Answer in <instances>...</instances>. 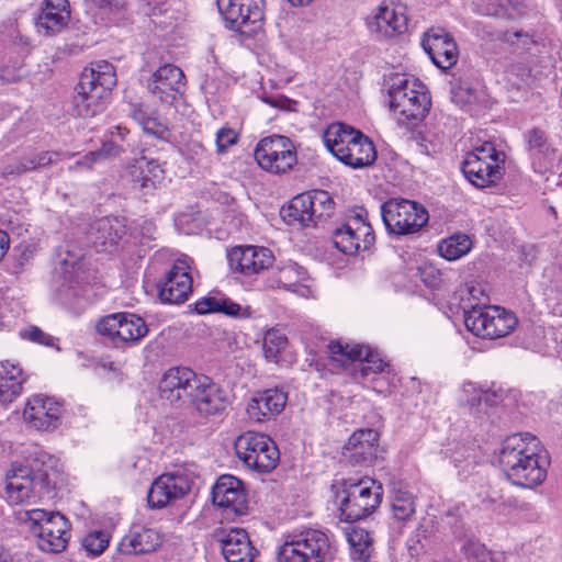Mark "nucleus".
<instances>
[{
  "mask_svg": "<svg viewBox=\"0 0 562 562\" xmlns=\"http://www.w3.org/2000/svg\"><path fill=\"white\" fill-rule=\"evenodd\" d=\"M327 149L341 162L360 169L369 167L376 160L373 142L362 132L344 123H334L324 133Z\"/></svg>",
  "mask_w": 562,
  "mask_h": 562,
  "instance_id": "obj_2",
  "label": "nucleus"
},
{
  "mask_svg": "<svg viewBox=\"0 0 562 562\" xmlns=\"http://www.w3.org/2000/svg\"><path fill=\"white\" fill-rule=\"evenodd\" d=\"M261 100L276 108V109H280V110H289L291 108V103L292 101L286 98L285 95H282V94H268V93H263L261 95Z\"/></svg>",
  "mask_w": 562,
  "mask_h": 562,
  "instance_id": "obj_61",
  "label": "nucleus"
},
{
  "mask_svg": "<svg viewBox=\"0 0 562 562\" xmlns=\"http://www.w3.org/2000/svg\"><path fill=\"white\" fill-rule=\"evenodd\" d=\"M307 195L310 196V212L312 214L314 224H316L317 221L330 216L334 211L335 203L327 191L314 190L307 192Z\"/></svg>",
  "mask_w": 562,
  "mask_h": 562,
  "instance_id": "obj_42",
  "label": "nucleus"
},
{
  "mask_svg": "<svg viewBox=\"0 0 562 562\" xmlns=\"http://www.w3.org/2000/svg\"><path fill=\"white\" fill-rule=\"evenodd\" d=\"M199 415L209 417L222 414L229 404L227 392L207 375H200L188 400Z\"/></svg>",
  "mask_w": 562,
  "mask_h": 562,
  "instance_id": "obj_19",
  "label": "nucleus"
},
{
  "mask_svg": "<svg viewBox=\"0 0 562 562\" xmlns=\"http://www.w3.org/2000/svg\"><path fill=\"white\" fill-rule=\"evenodd\" d=\"M146 167V157H140L138 159H135V161L127 168V176L131 179L133 188L142 190L145 193L151 190V183H149V178H144Z\"/></svg>",
  "mask_w": 562,
  "mask_h": 562,
  "instance_id": "obj_48",
  "label": "nucleus"
},
{
  "mask_svg": "<svg viewBox=\"0 0 562 562\" xmlns=\"http://www.w3.org/2000/svg\"><path fill=\"white\" fill-rule=\"evenodd\" d=\"M194 307L200 315L222 313L237 319L251 318L254 314L249 305H240L223 294L204 296L195 302Z\"/></svg>",
  "mask_w": 562,
  "mask_h": 562,
  "instance_id": "obj_33",
  "label": "nucleus"
},
{
  "mask_svg": "<svg viewBox=\"0 0 562 562\" xmlns=\"http://www.w3.org/2000/svg\"><path fill=\"white\" fill-rule=\"evenodd\" d=\"M54 485L45 471H32L29 467L12 463L7 472L4 495L9 504H35L52 497Z\"/></svg>",
  "mask_w": 562,
  "mask_h": 562,
  "instance_id": "obj_6",
  "label": "nucleus"
},
{
  "mask_svg": "<svg viewBox=\"0 0 562 562\" xmlns=\"http://www.w3.org/2000/svg\"><path fill=\"white\" fill-rule=\"evenodd\" d=\"M525 139L528 145V150L531 153V155L544 154L549 149L547 135L542 130L538 127L529 130L525 134Z\"/></svg>",
  "mask_w": 562,
  "mask_h": 562,
  "instance_id": "obj_50",
  "label": "nucleus"
},
{
  "mask_svg": "<svg viewBox=\"0 0 562 562\" xmlns=\"http://www.w3.org/2000/svg\"><path fill=\"white\" fill-rule=\"evenodd\" d=\"M381 216L386 231L396 236L417 233L429 218L422 204L406 199L385 201L381 205Z\"/></svg>",
  "mask_w": 562,
  "mask_h": 562,
  "instance_id": "obj_10",
  "label": "nucleus"
},
{
  "mask_svg": "<svg viewBox=\"0 0 562 562\" xmlns=\"http://www.w3.org/2000/svg\"><path fill=\"white\" fill-rule=\"evenodd\" d=\"M238 142V134L231 127H222L216 133V151L224 154L226 150Z\"/></svg>",
  "mask_w": 562,
  "mask_h": 562,
  "instance_id": "obj_54",
  "label": "nucleus"
},
{
  "mask_svg": "<svg viewBox=\"0 0 562 562\" xmlns=\"http://www.w3.org/2000/svg\"><path fill=\"white\" fill-rule=\"evenodd\" d=\"M38 548L44 552L58 553L66 549L69 540L68 520L64 515L43 509L25 512Z\"/></svg>",
  "mask_w": 562,
  "mask_h": 562,
  "instance_id": "obj_9",
  "label": "nucleus"
},
{
  "mask_svg": "<svg viewBox=\"0 0 562 562\" xmlns=\"http://www.w3.org/2000/svg\"><path fill=\"white\" fill-rule=\"evenodd\" d=\"M22 337L30 341L37 342L44 346H54L55 341V339L52 336L45 334L42 329L35 326L23 331Z\"/></svg>",
  "mask_w": 562,
  "mask_h": 562,
  "instance_id": "obj_58",
  "label": "nucleus"
},
{
  "mask_svg": "<svg viewBox=\"0 0 562 562\" xmlns=\"http://www.w3.org/2000/svg\"><path fill=\"white\" fill-rule=\"evenodd\" d=\"M484 396H482V407L485 409V414H487L488 408L497 406L503 401V395L499 392L483 390Z\"/></svg>",
  "mask_w": 562,
  "mask_h": 562,
  "instance_id": "obj_64",
  "label": "nucleus"
},
{
  "mask_svg": "<svg viewBox=\"0 0 562 562\" xmlns=\"http://www.w3.org/2000/svg\"><path fill=\"white\" fill-rule=\"evenodd\" d=\"M389 98L398 122L412 126L426 117L431 104L424 85L406 75L396 74L390 78Z\"/></svg>",
  "mask_w": 562,
  "mask_h": 562,
  "instance_id": "obj_4",
  "label": "nucleus"
},
{
  "mask_svg": "<svg viewBox=\"0 0 562 562\" xmlns=\"http://www.w3.org/2000/svg\"><path fill=\"white\" fill-rule=\"evenodd\" d=\"M146 165L145 168L147 172V178H149V183H151V190L155 188V183L157 181H160L162 178V169L160 168V165L155 159H147L146 158Z\"/></svg>",
  "mask_w": 562,
  "mask_h": 562,
  "instance_id": "obj_62",
  "label": "nucleus"
},
{
  "mask_svg": "<svg viewBox=\"0 0 562 562\" xmlns=\"http://www.w3.org/2000/svg\"><path fill=\"white\" fill-rule=\"evenodd\" d=\"M26 378L18 364L9 361L0 362V402L12 403L22 392Z\"/></svg>",
  "mask_w": 562,
  "mask_h": 562,
  "instance_id": "obj_37",
  "label": "nucleus"
},
{
  "mask_svg": "<svg viewBox=\"0 0 562 562\" xmlns=\"http://www.w3.org/2000/svg\"><path fill=\"white\" fill-rule=\"evenodd\" d=\"M88 240L98 251H110L127 236L126 218L105 216L89 226Z\"/></svg>",
  "mask_w": 562,
  "mask_h": 562,
  "instance_id": "obj_25",
  "label": "nucleus"
},
{
  "mask_svg": "<svg viewBox=\"0 0 562 562\" xmlns=\"http://www.w3.org/2000/svg\"><path fill=\"white\" fill-rule=\"evenodd\" d=\"M53 151H41L22 158H8L0 166V175L2 177L20 176L53 164V157L56 156Z\"/></svg>",
  "mask_w": 562,
  "mask_h": 562,
  "instance_id": "obj_36",
  "label": "nucleus"
},
{
  "mask_svg": "<svg viewBox=\"0 0 562 562\" xmlns=\"http://www.w3.org/2000/svg\"><path fill=\"white\" fill-rule=\"evenodd\" d=\"M97 330L113 342H135L146 336L148 328L138 315L115 313L100 319Z\"/></svg>",
  "mask_w": 562,
  "mask_h": 562,
  "instance_id": "obj_16",
  "label": "nucleus"
},
{
  "mask_svg": "<svg viewBox=\"0 0 562 562\" xmlns=\"http://www.w3.org/2000/svg\"><path fill=\"white\" fill-rule=\"evenodd\" d=\"M310 196L307 192L294 196L288 206L281 209V216L288 224H299L301 226L314 225L310 212Z\"/></svg>",
  "mask_w": 562,
  "mask_h": 562,
  "instance_id": "obj_39",
  "label": "nucleus"
},
{
  "mask_svg": "<svg viewBox=\"0 0 562 562\" xmlns=\"http://www.w3.org/2000/svg\"><path fill=\"white\" fill-rule=\"evenodd\" d=\"M462 450H464V452L458 450L452 454L451 458L456 468H461L462 471H465L476 464V458L475 454L469 452L468 449L462 448Z\"/></svg>",
  "mask_w": 562,
  "mask_h": 562,
  "instance_id": "obj_59",
  "label": "nucleus"
},
{
  "mask_svg": "<svg viewBox=\"0 0 562 562\" xmlns=\"http://www.w3.org/2000/svg\"><path fill=\"white\" fill-rule=\"evenodd\" d=\"M482 396H484L483 390L474 383L463 384L461 402L469 408L470 414L476 417L485 414V409L482 407Z\"/></svg>",
  "mask_w": 562,
  "mask_h": 562,
  "instance_id": "obj_46",
  "label": "nucleus"
},
{
  "mask_svg": "<svg viewBox=\"0 0 562 562\" xmlns=\"http://www.w3.org/2000/svg\"><path fill=\"white\" fill-rule=\"evenodd\" d=\"M355 224H342L333 232V244L346 255H356L369 249L374 243V234L370 224L356 221Z\"/></svg>",
  "mask_w": 562,
  "mask_h": 562,
  "instance_id": "obj_28",
  "label": "nucleus"
},
{
  "mask_svg": "<svg viewBox=\"0 0 562 562\" xmlns=\"http://www.w3.org/2000/svg\"><path fill=\"white\" fill-rule=\"evenodd\" d=\"M236 456L249 469L268 473L279 462V450L266 435L248 431L237 437L234 445Z\"/></svg>",
  "mask_w": 562,
  "mask_h": 562,
  "instance_id": "obj_11",
  "label": "nucleus"
},
{
  "mask_svg": "<svg viewBox=\"0 0 562 562\" xmlns=\"http://www.w3.org/2000/svg\"><path fill=\"white\" fill-rule=\"evenodd\" d=\"M184 89L183 71L171 64L159 67L148 82L149 92L161 103L169 105L182 97Z\"/></svg>",
  "mask_w": 562,
  "mask_h": 562,
  "instance_id": "obj_23",
  "label": "nucleus"
},
{
  "mask_svg": "<svg viewBox=\"0 0 562 562\" xmlns=\"http://www.w3.org/2000/svg\"><path fill=\"white\" fill-rule=\"evenodd\" d=\"M306 270L295 262H288L278 268L277 284L280 288L292 289L297 283L306 279Z\"/></svg>",
  "mask_w": 562,
  "mask_h": 562,
  "instance_id": "obj_43",
  "label": "nucleus"
},
{
  "mask_svg": "<svg viewBox=\"0 0 562 562\" xmlns=\"http://www.w3.org/2000/svg\"><path fill=\"white\" fill-rule=\"evenodd\" d=\"M143 131L147 135L154 136L160 140H171V131L158 116L153 115L148 121H146Z\"/></svg>",
  "mask_w": 562,
  "mask_h": 562,
  "instance_id": "obj_51",
  "label": "nucleus"
},
{
  "mask_svg": "<svg viewBox=\"0 0 562 562\" xmlns=\"http://www.w3.org/2000/svg\"><path fill=\"white\" fill-rule=\"evenodd\" d=\"M98 164L94 155L92 151L87 153L85 156H82L80 159H78L74 165L69 166V171H77V170H91L93 166Z\"/></svg>",
  "mask_w": 562,
  "mask_h": 562,
  "instance_id": "obj_63",
  "label": "nucleus"
},
{
  "mask_svg": "<svg viewBox=\"0 0 562 562\" xmlns=\"http://www.w3.org/2000/svg\"><path fill=\"white\" fill-rule=\"evenodd\" d=\"M447 518L451 533L454 540L460 542V551L468 562H487L488 559L491 562L504 561L503 554H493L488 551L462 519L454 517L451 512H448Z\"/></svg>",
  "mask_w": 562,
  "mask_h": 562,
  "instance_id": "obj_22",
  "label": "nucleus"
},
{
  "mask_svg": "<svg viewBox=\"0 0 562 562\" xmlns=\"http://www.w3.org/2000/svg\"><path fill=\"white\" fill-rule=\"evenodd\" d=\"M379 434L373 429H360L348 439L345 449L349 459L359 464H368L376 459Z\"/></svg>",
  "mask_w": 562,
  "mask_h": 562,
  "instance_id": "obj_31",
  "label": "nucleus"
},
{
  "mask_svg": "<svg viewBox=\"0 0 562 562\" xmlns=\"http://www.w3.org/2000/svg\"><path fill=\"white\" fill-rule=\"evenodd\" d=\"M461 170L464 177L476 188L494 184L502 177V167L496 160L485 161L474 154H467Z\"/></svg>",
  "mask_w": 562,
  "mask_h": 562,
  "instance_id": "obj_30",
  "label": "nucleus"
},
{
  "mask_svg": "<svg viewBox=\"0 0 562 562\" xmlns=\"http://www.w3.org/2000/svg\"><path fill=\"white\" fill-rule=\"evenodd\" d=\"M422 46L440 69H449L458 61L457 44L453 37L441 27L429 29L424 34Z\"/></svg>",
  "mask_w": 562,
  "mask_h": 562,
  "instance_id": "obj_24",
  "label": "nucleus"
},
{
  "mask_svg": "<svg viewBox=\"0 0 562 562\" xmlns=\"http://www.w3.org/2000/svg\"><path fill=\"white\" fill-rule=\"evenodd\" d=\"M406 8L400 3H381L366 18V26L378 41L389 40L407 31Z\"/></svg>",
  "mask_w": 562,
  "mask_h": 562,
  "instance_id": "obj_15",
  "label": "nucleus"
},
{
  "mask_svg": "<svg viewBox=\"0 0 562 562\" xmlns=\"http://www.w3.org/2000/svg\"><path fill=\"white\" fill-rule=\"evenodd\" d=\"M69 18L67 0H46L36 20V26L38 32L54 35L67 25Z\"/></svg>",
  "mask_w": 562,
  "mask_h": 562,
  "instance_id": "obj_35",
  "label": "nucleus"
},
{
  "mask_svg": "<svg viewBox=\"0 0 562 562\" xmlns=\"http://www.w3.org/2000/svg\"><path fill=\"white\" fill-rule=\"evenodd\" d=\"M392 518L408 521L416 513V496L404 486L394 487L390 497Z\"/></svg>",
  "mask_w": 562,
  "mask_h": 562,
  "instance_id": "obj_38",
  "label": "nucleus"
},
{
  "mask_svg": "<svg viewBox=\"0 0 562 562\" xmlns=\"http://www.w3.org/2000/svg\"><path fill=\"white\" fill-rule=\"evenodd\" d=\"M537 447V438L529 432L510 435L502 442L499 463L513 484L533 488L546 480Z\"/></svg>",
  "mask_w": 562,
  "mask_h": 562,
  "instance_id": "obj_1",
  "label": "nucleus"
},
{
  "mask_svg": "<svg viewBox=\"0 0 562 562\" xmlns=\"http://www.w3.org/2000/svg\"><path fill=\"white\" fill-rule=\"evenodd\" d=\"M226 562H254L256 549L248 533L241 528H232L220 539Z\"/></svg>",
  "mask_w": 562,
  "mask_h": 562,
  "instance_id": "obj_32",
  "label": "nucleus"
},
{
  "mask_svg": "<svg viewBox=\"0 0 562 562\" xmlns=\"http://www.w3.org/2000/svg\"><path fill=\"white\" fill-rule=\"evenodd\" d=\"M258 165L271 173H285L296 161V151L290 138L282 135H272L262 138L254 153Z\"/></svg>",
  "mask_w": 562,
  "mask_h": 562,
  "instance_id": "obj_14",
  "label": "nucleus"
},
{
  "mask_svg": "<svg viewBox=\"0 0 562 562\" xmlns=\"http://www.w3.org/2000/svg\"><path fill=\"white\" fill-rule=\"evenodd\" d=\"M63 415V405L44 395H34L29 398L23 412L24 420L42 431L57 429L61 425Z\"/></svg>",
  "mask_w": 562,
  "mask_h": 562,
  "instance_id": "obj_21",
  "label": "nucleus"
},
{
  "mask_svg": "<svg viewBox=\"0 0 562 562\" xmlns=\"http://www.w3.org/2000/svg\"><path fill=\"white\" fill-rule=\"evenodd\" d=\"M509 0H488L485 5V14L494 18L507 19L510 13L507 12L506 2Z\"/></svg>",
  "mask_w": 562,
  "mask_h": 562,
  "instance_id": "obj_60",
  "label": "nucleus"
},
{
  "mask_svg": "<svg viewBox=\"0 0 562 562\" xmlns=\"http://www.w3.org/2000/svg\"><path fill=\"white\" fill-rule=\"evenodd\" d=\"M470 154H474L476 157H480L485 161L496 160L499 166L501 162H504V154L498 151L491 142H485L481 146L475 147V149Z\"/></svg>",
  "mask_w": 562,
  "mask_h": 562,
  "instance_id": "obj_55",
  "label": "nucleus"
},
{
  "mask_svg": "<svg viewBox=\"0 0 562 562\" xmlns=\"http://www.w3.org/2000/svg\"><path fill=\"white\" fill-rule=\"evenodd\" d=\"M232 270L244 276H252L270 268L273 263V255L266 247L238 246L227 255Z\"/></svg>",
  "mask_w": 562,
  "mask_h": 562,
  "instance_id": "obj_26",
  "label": "nucleus"
},
{
  "mask_svg": "<svg viewBox=\"0 0 562 562\" xmlns=\"http://www.w3.org/2000/svg\"><path fill=\"white\" fill-rule=\"evenodd\" d=\"M418 274L423 283L430 289H438L442 282L441 272L431 263L418 267Z\"/></svg>",
  "mask_w": 562,
  "mask_h": 562,
  "instance_id": "obj_52",
  "label": "nucleus"
},
{
  "mask_svg": "<svg viewBox=\"0 0 562 562\" xmlns=\"http://www.w3.org/2000/svg\"><path fill=\"white\" fill-rule=\"evenodd\" d=\"M110 536L103 530H95L82 539V548L92 557L100 555L109 546Z\"/></svg>",
  "mask_w": 562,
  "mask_h": 562,
  "instance_id": "obj_49",
  "label": "nucleus"
},
{
  "mask_svg": "<svg viewBox=\"0 0 562 562\" xmlns=\"http://www.w3.org/2000/svg\"><path fill=\"white\" fill-rule=\"evenodd\" d=\"M116 85V75L112 64L101 60L86 68L72 99L75 113L81 117H92L104 110L110 91Z\"/></svg>",
  "mask_w": 562,
  "mask_h": 562,
  "instance_id": "obj_3",
  "label": "nucleus"
},
{
  "mask_svg": "<svg viewBox=\"0 0 562 562\" xmlns=\"http://www.w3.org/2000/svg\"><path fill=\"white\" fill-rule=\"evenodd\" d=\"M347 539L351 548L350 555L352 560L369 562L374 551L373 538L370 532L363 528L355 527L347 533Z\"/></svg>",
  "mask_w": 562,
  "mask_h": 562,
  "instance_id": "obj_40",
  "label": "nucleus"
},
{
  "mask_svg": "<svg viewBox=\"0 0 562 562\" xmlns=\"http://www.w3.org/2000/svg\"><path fill=\"white\" fill-rule=\"evenodd\" d=\"M158 296L161 302L170 304L183 303L192 291V278L188 266L179 260L157 283Z\"/></svg>",
  "mask_w": 562,
  "mask_h": 562,
  "instance_id": "obj_27",
  "label": "nucleus"
},
{
  "mask_svg": "<svg viewBox=\"0 0 562 562\" xmlns=\"http://www.w3.org/2000/svg\"><path fill=\"white\" fill-rule=\"evenodd\" d=\"M288 346V338L278 329H269L263 337V353L268 361L278 362L279 355Z\"/></svg>",
  "mask_w": 562,
  "mask_h": 562,
  "instance_id": "obj_44",
  "label": "nucleus"
},
{
  "mask_svg": "<svg viewBox=\"0 0 562 562\" xmlns=\"http://www.w3.org/2000/svg\"><path fill=\"white\" fill-rule=\"evenodd\" d=\"M517 317L499 306L484 305L464 307V325L475 336L496 339L510 334Z\"/></svg>",
  "mask_w": 562,
  "mask_h": 562,
  "instance_id": "obj_8",
  "label": "nucleus"
},
{
  "mask_svg": "<svg viewBox=\"0 0 562 562\" xmlns=\"http://www.w3.org/2000/svg\"><path fill=\"white\" fill-rule=\"evenodd\" d=\"M450 92L451 100L460 106H471L479 101L480 92L468 82H452Z\"/></svg>",
  "mask_w": 562,
  "mask_h": 562,
  "instance_id": "obj_47",
  "label": "nucleus"
},
{
  "mask_svg": "<svg viewBox=\"0 0 562 562\" xmlns=\"http://www.w3.org/2000/svg\"><path fill=\"white\" fill-rule=\"evenodd\" d=\"M288 395L278 389H268L252 397L247 404L249 418L261 422L265 417L280 414L286 404Z\"/></svg>",
  "mask_w": 562,
  "mask_h": 562,
  "instance_id": "obj_34",
  "label": "nucleus"
},
{
  "mask_svg": "<svg viewBox=\"0 0 562 562\" xmlns=\"http://www.w3.org/2000/svg\"><path fill=\"white\" fill-rule=\"evenodd\" d=\"M216 4L227 29L247 37L261 30L263 0H216Z\"/></svg>",
  "mask_w": 562,
  "mask_h": 562,
  "instance_id": "obj_13",
  "label": "nucleus"
},
{
  "mask_svg": "<svg viewBox=\"0 0 562 562\" xmlns=\"http://www.w3.org/2000/svg\"><path fill=\"white\" fill-rule=\"evenodd\" d=\"M191 490L188 475L180 472L165 473L158 476L147 493L150 508H164L168 504L184 497Z\"/></svg>",
  "mask_w": 562,
  "mask_h": 562,
  "instance_id": "obj_20",
  "label": "nucleus"
},
{
  "mask_svg": "<svg viewBox=\"0 0 562 562\" xmlns=\"http://www.w3.org/2000/svg\"><path fill=\"white\" fill-rule=\"evenodd\" d=\"M328 351L334 361L342 367H351L355 379L367 380L371 374L382 373L389 364L380 355L364 345H342L339 341H330Z\"/></svg>",
  "mask_w": 562,
  "mask_h": 562,
  "instance_id": "obj_12",
  "label": "nucleus"
},
{
  "mask_svg": "<svg viewBox=\"0 0 562 562\" xmlns=\"http://www.w3.org/2000/svg\"><path fill=\"white\" fill-rule=\"evenodd\" d=\"M134 234L139 238L142 244L156 239L157 228L153 221L144 220L133 227Z\"/></svg>",
  "mask_w": 562,
  "mask_h": 562,
  "instance_id": "obj_57",
  "label": "nucleus"
},
{
  "mask_svg": "<svg viewBox=\"0 0 562 562\" xmlns=\"http://www.w3.org/2000/svg\"><path fill=\"white\" fill-rule=\"evenodd\" d=\"M160 543L159 533L151 528L130 530L116 546V554L113 557V562H124L130 557L150 553Z\"/></svg>",
  "mask_w": 562,
  "mask_h": 562,
  "instance_id": "obj_29",
  "label": "nucleus"
},
{
  "mask_svg": "<svg viewBox=\"0 0 562 562\" xmlns=\"http://www.w3.org/2000/svg\"><path fill=\"white\" fill-rule=\"evenodd\" d=\"M213 504L223 509L225 516H243L248 510L247 494L243 482L236 476H220L212 488Z\"/></svg>",
  "mask_w": 562,
  "mask_h": 562,
  "instance_id": "obj_18",
  "label": "nucleus"
},
{
  "mask_svg": "<svg viewBox=\"0 0 562 562\" xmlns=\"http://www.w3.org/2000/svg\"><path fill=\"white\" fill-rule=\"evenodd\" d=\"M502 41L515 46V49H528L531 44H535L533 40L521 31H506L502 34Z\"/></svg>",
  "mask_w": 562,
  "mask_h": 562,
  "instance_id": "obj_53",
  "label": "nucleus"
},
{
  "mask_svg": "<svg viewBox=\"0 0 562 562\" xmlns=\"http://www.w3.org/2000/svg\"><path fill=\"white\" fill-rule=\"evenodd\" d=\"M472 248V240L467 234L458 233L442 239L438 245L441 257L449 261L460 259Z\"/></svg>",
  "mask_w": 562,
  "mask_h": 562,
  "instance_id": "obj_41",
  "label": "nucleus"
},
{
  "mask_svg": "<svg viewBox=\"0 0 562 562\" xmlns=\"http://www.w3.org/2000/svg\"><path fill=\"white\" fill-rule=\"evenodd\" d=\"M200 375L189 367L169 368L159 380L160 397L171 405L181 406L192 395Z\"/></svg>",
  "mask_w": 562,
  "mask_h": 562,
  "instance_id": "obj_17",
  "label": "nucleus"
},
{
  "mask_svg": "<svg viewBox=\"0 0 562 562\" xmlns=\"http://www.w3.org/2000/svg\"><path fill=\"white\" fill-rule=\"evenodd\" d=\"M35 254V246L32 244L22 243L14 247L11 255L10 272L19 276L22 273L32 262Z\"/></svg>",
  "mask_w": 562,
  "mask_h": 562,
  "instance_id": "obj_45",
  "label": "nucleus"
},
{
  "mask_svg": "<svg viewBox=\"0 0 562 562\" xmlns=\"http://www.w3.org/2000/svg\"><path fill=\"white\" fill-rule=\"evenodd\" d=\"M123 151L124 150L120 145L115 144L112 140H106L102 144V146L99 149L93 150L92 153L98 164H101L109 159L119 157Z\"/></svg>",
  "mask_w": 562,
  "mask_h": 562,
  "instance_id": "obj_56",
  "label": "nucleus"
},
{
  "mask_svg": "<svg viewBox=\"0 0 562 562\" xmlns=\"http://www.w3.org/2000/svg\"><path fill=\"white\" fill-rule=\"evenodd\" d=\"M331 558L328 536L312 528L289 535L278 551L279 562H327Z\"/></svg>",
  "mask_w": 562,
  "mask_h": 562,
  "instance_id": "obj_7",
  "label": "nucleus"
},
{
  "mask_svg": "<svg viewBox=\"0 0 562 562\" xmlns=\"http://www.w3.org/2000/svg\"><path fill=\"white\" fill-rule=\"evenodd\" d=\"M341 486L342 488L336 493L341 520L352 522L366 519L382 503V484L373 479L342 480Z\"/></svg>",
  "mask_w": 562,
  "mask_h": 562,
  "instance_id": "obj_5",
  "label": "nucleus"
}]
</instances>
